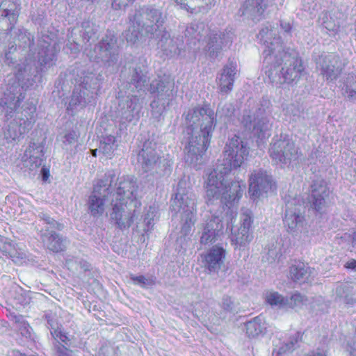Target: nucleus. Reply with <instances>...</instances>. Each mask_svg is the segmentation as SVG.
Wrapping results in <instances>:
<instances>
[{
	"instance_id": "obj_1",
	"label": "nucleus",
	"mask_w": 356,
	"mask_h": 356,
	"mask_svg": "<svg viewBox=\"0 0 356 356\" xmlns=\"http://www.w3.org/2000/svg\"><path fill=\"white\" fill-rule=\"evenodd\" d=\"M111 196V218L120 229L129 227L141 206L142 193L134 177H116L113 171L106 172L96 184L87 201L88 213L99 218L105 212L106 200Z\"/></svg>"
},
{
	"instance_id": "obj_2",
	"label": "nucleus",
	"mask_w": 356,
	"mask_h": 356,
	"mask_svg": "<svg viewBox=\"0 0 356 356\" xmlns=\"http://www.w3.org/2000/svg\"><path fill=\"white\" fill-rule=\"evenodd\" d=\"M234 111L232 104L225 103L218 106L216 115L209 105L194 107L184 114L188 135L184 147L186 163L197 167L204 162L203 156L210 145L216 125V115L227 122L234 115Z\"/></svg>"
},
{
	"instance_id": "obj_3",
	"label": "nucleus",
	"mask_w": 356,
	"mask_h": 356,
	"mask_svg": "<svg viewBox=\"0 0 356 356\" xmlns=\"http://www.w3.org/2000/svg\"><path fill=\"white\" fill-rule=\"evenodd\" d=\"M275 32L262 29L258 38L264 40V62L270 66L269 79L276 84H296L305 72L302 59L293 49L286 47Z\"/></svg>"
},
{
	"instance_id": "obj_4",
	"label": "nucleus",
	"mask_w": 356,
	"mask_h": 356,
	"mask_svg": "<svg viewBox=\"0 0 356 356\" xmlns=\"http://www.w3.org/2000/svg\"><path fill=\"white\" fill-rule=\"evenodd\" d=\"M25 98L23 86L19 83L9 86L0 100L1 113L5 127L3 136L8 143L19 140L28 132L35 122L36 106L30 101L22 104Z\"/></svg>"
},
{
	"instance_id": "obj_5",
	"label": "nucleus",
	"mask_w": 356,
	"mask_h": 356,
	"mask_svg": "<svg viewBox=\"0 0 356 356\" xmlns=\"http://www.w3.org/2000/svg\"><path fill=\"white\" fill-rule=\"evenodd\" d=\"M165 17L160 9L149 6H140L129 13L125 38L130 44L154 38L163 26Z\"/></svg>"
},
{
	"instance_id": "obj_6",
	"label": "nucleus",
	"mask_w": 356,
	"mask_h": 356,
	"mask_svg": "<svg viewBox=\"0 0 356 356\" xmlns=\"http://www.w3.org/2000/svg\"><path fill=\"white\" fill-rule=\"evenodd\" d=\"M224 159L219 161L216 167L211 171L209 181V191L216 188L217 175L220 173L231 172L233 169L240 167L249 154L247 143L239 136H234L229 138L225 145L223 152Z\"/></svg>"
},
{
	"instance_id": "obj_7",
	"label": "nucleus",
	"mask_w": 356,
	"mask_h": 356,
	"mask_svg": "<svg viewBox=\"0 0 356 356\" xmlns=\"http://www.w3.org/2000/svg\"><path fill=\"white\" fill-rule=\"evenodd\" d=\"M230 172H222L217 175L216 188L209 191V181L211 172L209 174L206 183V202L208 205L214 204H223L230 208L237 203L243 195L245 184L238 181H230L229 179Z\"/></svg>"
},
{
	"instance_id": "obj_8",
	"label": "nucleus",
	"mask_w": 356,
	"mask_h": 356,
	"mask_svg": "<svg viewBox=\"0 0 356 356\" xmlns=\"http://www.w3.org/2000/svg\"><path fill=\"white\" fill-rule=\"evenodd\" d=\"M270 113V101L263 97L255 106L243 111L241 123L246 131L262 139L268 134L271 127L269 120Z\"/></svg>"
},
{
	"instance_id": "obj_9",
	"label": "nucleus",
	"mask_w": 356,
	"mask_h": 356,
	"mask_svg": "<svg viewBox=\"0 0 356 356\" xmlns=\"http://www.w3.org/2000/svg\"><path fill=\"white\" fill-rule=\"evenodd\" d=\"M186 186V181H179L175 197L171 200L172 211L181 214V231L185 235L195 224L196 212L195 195Z\"/></svg>"
},
{
	"instance_id": "obj_10",
	"label": "nucleus",
	"mask_w": 356,
	"mask_h": 356,
	"mask_svg": "<svg viewBox=\"0 0 356 356\" xmlns=\"http://www.w3.org/2000/svg\"><path fill=\"white\" fill-rule=\"evenodd\" d=\"M138 162L142 170L157 177L167 173L171 164L164 157L161 152L157 149L156 144L150 140L143 143L141 150L138 154Z\"/></svg>"
},
{
	"instance_id": "obj_11",
	"label": "nucleus",
	"mask_w": 356,
	"mask_h": 356,
	"mask_svg": "<svg viewBox=\"0 0 356 356\" xmlns=\"http://www.w3.org/2000/svg\"><path fill=\"white\" fill-rule=\"evenodd\" d=\"M174 88V80L167 75L158 76L149 83L147 90L154 97L150 104L154 115L160 116L170 104L173 97Z\"/></svg>"
},
{
	"instance_id": "obj_12",
	"label": "nucleus",
	"mask_w": 356,
	"mask_h": 356,
	"mask_svg": "<svg viewBox=\"0 0 356 356\" xmlns=\"http://www.w3.org/2000/svg\"><path fill=\"white\" fill-rule=\"evenodd\" d=\"M38 216L42 225L38 223L37 229L40 231V237L44 245L54 252L63 251L67 244V238L56 234L54 229L60 231L64 225L47 213H40Z\"/></svg>"
},
{
	"instance_id": "obj_13",
	"label": "nucleus",
	"mask_w": 356,
	"mask_h": 356,
	"mask_svg": "<svg viewBox=\"0 0 356 356\" xmlns=\"http://www.w3.org/2000/svg\"><path fill=\"white\" fill-rule=\"evenodd\" d=\"M119 51L117 37L112 33H108L102 38L93 49L86 50V54L90 60L112 66L119 59Z\"/></svg>"
},
{
	"instance_id": "obj_14",
	"label": "nucleus",
	"mask_w": 356,
	"mask_h": 356,
	"mask_svg": "<svg viewBox=\"0 0 356 356\" xmlns=\"http://www.w3.org/2000/svg\"><path fill=\"white\" fill-rule=\"evenodd\" d=\"M269 155L275 163L289 165L298 162L302 153L292 138L284 136L274 140L270 144Z\"/></svg>"
},
{
	"instance_id": "obj_15",
	"label": "nucleus",
	"mask_w": 356,
	"mask_h": 356,
	"mask_svg": "<svg viewBox=\"0 0 356 356\" xmlns=\"http://www.w3.org/2000/svg\"><path fill=\"white\" fill-rule=\"evenodd\" d=\"M304 202L300 197L288 200L284 217V224L288 232H295L303 226L305 217L302 215Z\"/></svg>"
},
{
	"instance_id": "obj_16",
	"label": "nucleus",
	"mask_w": 356,
	"mask_h": 356,
	"mask_svg": "<svg viewBox=\"0 0 356 356\" xmlns=\"http://www.w3.org/2000/svg\"><path fill=\"white\" fill-rule=\"evenodd\" d=\"M316 68L327 81L337 79L346 65L338 55L322 54L316 58Z\"/></svg>"
},
{
	"instance_id": "obj_17",
	"label": "nucleus",
	"mask_w": 356,
	"mask_h": 356,
	"mask_svg": "<svg viewBox=\"0 0 356 356\" xmlns=\"http://www.w3.org/2000/svg\"><path fill=\"white\" fill-rule=\"evenodd\" d=\"M139 100V97L135 95H129L120 99L116 117L119 118L121 123L138 119L142 108Z\"/></svg>"
},
{
	"instance_id": "obj_18",
	"label": "nucleus",
	"mask_w": 356,
	"mask_h": 356,
	"mask_svg": "<svg viewBox=\"0 0 356 356\" xmlns=\"http://www.w3.org/2000/svg\"><path fill=\"white\" fill-rule=\"evenodd\" d=\"M44 157V146L40 142L31 141L22 157V169L35 172L41 166Z\"/></svg>"
},
{
	"instance_id": "obj_19",
	"label": "nucleus",
	"mask_w": 356,
	"mask_h": 356,
	"mask_svg": "<svg viewBox=\"0 0 356 356\" xmlns=\"http://www.w3.org/2000/svg\"><path fill=\"white\" fill-rule=\"evenodd\" d=\"M249 194L253 199L268 193L273 186L272 177L266 170H254L250 177Z\"/></svg>"
},
{
	"instance_id": "obj_20",
	"label": "nucleus",
	"mask_w": 356,
	"mask_h": 356,
	"mask_svg": "<svg viewBox=\"0 0 356 356\" xmlns=\"http://www.w3.org/2000/svg\"><path fill=\"white\" fill-rule=\"evenodd\" d=\"M57 52L56 42L52 44L48 35H42L38 40L37 58L42 70L49 68L55 64Z\"/></svg>"
},
{
	"instance_id": "obj_21",
	"label": "nucleus",
	"mask_w": 356,
	"mask_h": 356,
	"mask_svg": "<svg viewBox=\"0 0 356 356\" xmlns=\"http://www.w3.org/2000/svg\"><path fill=\"white\" fill-rule=\"evenodd\" d=\"M252 216L250 211L245 210L241 215L240 227L232 230L231 241L236 246H243L248 243L252 238L251 227Z\"/></svg>"
},
{
	"instance_id": "obj_22",
	"label": "nucleus",
	"mask_w": 356,
	"mask_h": 356,
	"mask_svg": "<svg viewBox=\"0 0 356 356\" xmlns=\"http://www.w3.org/2000/svg\"><path fill=\"white\" fill-rule=\"evenodd\" d=\"M226 251L222 247L213 246L204 256V266L209 274L224 273L227 268L225 265Z\"/></svg>"
},
{
	"instance_id": "obj_23",
	"label": "nucleus",
	"mask_w": 356,
	"mask_h": 356,
	"mask_svg": "<svg viewBox=\"0 0 356 356\" xmlns=\"http://www.w3.org/2000/svg\"><path fill=\"white\" fill-rule=\"evenodd\" d=\"M232 42V33L230 31H213L209 37L206 46L208 56L212 59L217 58L221 51L227 46H229Z\"/></svg>"
},
{
	"instance_id": "obj_24",
	"label": "nucleus",
	"mask_w": 356,
	"mask_h": 356,
	"mask_svg": "<svg viewBox=\"0 0 356 356\" xmlns=\"http://www.w3.org/2000/svg\"><path fill=\"white\" fill-rule=\"evenodd\" d=\"M329 195L327 183L322 179H316L310 186L308 204L316 211H321L325 206V200Z\"/></svg>"
},
{
	"instance_id": "obj_25",
	"label": "nucleus",
	"mask_w": 356,
	"mask_h": 356,
	"mask_svg": "<svg viewBox=\"0 0 356 356\" xmlns=\"http://www.w3.org/2000/svg\"><path fill=\"white\" fill-rule=\"evenodd\" d=\"M207 218L200 237V243L204 245L216 242L222 234L223 225L221 219L213 214L206 215Z\"/></svg>"
},
{
	"instance_id": "obj_26",
	"label": "nucleus",
	"mask_w": 356,
	"mask_h": 356,
	"mask_svg": "<svg viewBox=\"0 0 356 356\" xmlns=\"http://www.w3.org/2000/svg\"><path fill=\"white\" fill-rule=\"evenodd\" d=\"M74 74L76 75L75 81L79 85L80 88L90 92L94 95H97L99 87V81L95 74L83 66H78L74 70Z\"/></svg>"
},
{
	"instance_id": "obj_27",
	"label": "nucleus",
	"mask_w": 356,
	"mask_h": 356,
	"mask_svg": "<svg viewBox=\"0 0 356 356\" xmlns=\"http://www.w3.org/2000/svg\"><path fill=\"white\" fill-rule=\"evenodd\" d=\"M74 74L76 75L75 81L79 85L80 88L90 92L94 95H97L99 87V81L95 74L83 66H78L74 70Z\"/></svg>"
},
{
	"instance_id": "obj_28",
	"label": "nucleus",
	"mask_w": 356,
	"mask_h": 356,
	"mask_svg": "<svg viewBox=\"0 0 356 356\" xmlns=\"http://www.w3.org/2000/svg\"><path fill=\"white\" fill-rule=\"evenodd\" d=\"M150 77L145 67L136 66L130 71L127 85L131 92H140L147 90Z\"/></svg>"
},
{
	"instance_id": "obj_29",
	"label": "nucleus",
	"mask_w": 356,
	"mask_h": 356,
	"mask_svg": "<svg viewBox=\"0 0 356 356\" xmlns=\"http://www.w3.org/2000/svg\"><path fill=\"white\" fill-rule=\"evenodd\" d=\"M236 63L229 61L217 77V84L220 91L222 94H228L233 89V85L236 74Z\"/></svg>"
},
{
	"instance_id": "obj_30",
	"label": "nucleus",
	"mask_w": 356,
	"mask_h": 356,
	"mask_svg": "<svg viewBox=\"0 0 356 356\" xmlns=\"http://www.w3.org/2000/svg\"><path fill=\"white\" fill-rule=\"evenodd\" d=\"M95 97L92 92H88L80 88H75L67 107V111L73 115L75 111L81 109L87 104L92 103Z\"/></svg>"
},
{
	"instance_id": "obj_31",
	"label": "nucleus",
	"mask_w": 356,
	"mask_h": 356,
	"mask_svg": "<svg viewBox=\"0 0 356 356\" xmlns=\"http://www.w3.org/2000/svg\"><path fill=\"white\" fill-rule=\"evenodd\" d=\"M266 8V0H244L239 13L252 19H259Z\"/></svg>"
},
{
	"instance_id": "obj_32",
	"label": "nucleus",
	"mask_w": 356,
	"mask_h": 356,
	"mask_svg": "<svg viewBox=\"0 0 356 356\" xmlns=\"http://www.w3.org/2000/svg\"><path fill=\"white\" fill-rule=\"evenodd\" d=\"M33 43V37L30 33L24 29H19L15 33V41L8 44V49H6V56L15 51L17 46L19 47L26 48L31 47Z\"/></svg>"
},
{
	"instance_id": "obj_33",
	"label": "nucleus",
	"mask_w": 356,
	"mask_h": 356,
	"mask_svg": "<svg viewBox=\"0 0 356 356\" xmlns=\"http://www.w3.org/2000/svg\"><path fill=\"white\" fill-rule=\"evenodd\" d=\"M245 333L249 338H257L263 335L266 330V322L261 316L247 321L245 324Z\"/></svg>"
},
{
	"instance_id": "obj_34",
	"label": "nucleus",
	"mask_w": 356,
	"mask_h": 356,
	"mask_svg": "<svg viewBox=\"0 0 356 356\" xmlns=\"http://www.w3.org/2000/svg\"><path fill=\"white\" fill-rule=\"evenodd\" d=\"M207 33L206 26L203 22H193L191 23L184 32V35L190 43L195 44Z\"/></svg>"
},
{
	"instance_id": "obj_35",
	"label": "nucleus",
	"mask_w": 356,
	"mask_h": 356,
	"mask_svg": "<svg viewBox=\"0 0 356 356\" xmlns=\"http://www.w3.org/2000/svg\"><path fill=\"white\" fill-rule=\"evenodd\" d=\"M335 296L336 300L341 302L351 305L355 302L354 288L348 283L337 286L335 290Z\"/></svg>"
},
{
	"instance_id": "obj_36",
	"label": "nucleus",
	"mask_w": 356,
	"mask_h": 356,
	"mask_svg": "<svg viewBox=\"0 0 356 356\" xmlns=\"http://www.w3.org/2000/svg\"><path fill=\"white\" fill-rule=\"evenodd\" d=\"M313 273V269L304 264L293 265L290 267L289 275L294 282H305Z\"/></svg>"
},
{
	"instance_id": "obj_37",
	"label": "nucleus",
	"mask_w": 356,
	"mask_h": 356,
	"mask_svg": "<svg viewBox=\"0 0 356 356\" xmlns=\"http://www.w3.org/2000/svg\"><path fill=\"white\" fill-rule=\"evenodd\" d=\"M19 10L17 0H3L0 2V13L11 17L12 21H17Z\"/></svg>"
},
{
	"instance_id": "obj_38",
	"label": "nucleus",
	"mask_w": 356,
	"mask_h": 356,
	"mask_svg": "<svg viewBox=\"0 0 356 356\" xmlns=\"http://www.w3.org/2000/svg\"><path fill=\"white\" fill-rule=\"evenodd\" d=\"M116 139L113 135L102 136L99 145V152L111 158L117 148Z\"/></svg>"
},
{
	"instance_id": "obj_39",
	"label": "nucleus",
	"mask_w": 356,
	"mask_h": 356,
	"mask_svg": "<svg viewBox=\"0 0 356 356\" xmlns=\"http://www.w3.org/2000/svg\"><path fill=\"white\" fill-rule=\"evenodd\" d=\"M35 69L29 63H22L16 66L15 76L19 82H22L24 85L26 81H29L34 74Z\"/></svg>"
},
{
	"instance_id": "obj_40",
	"label": "nucleus",
	"mask_w": 356,
	"mask_h": 356,
	"mask_svg": "<svg viewBox=\"0 0 356 356\" xmlns=\"http://www.w3.org/2000/svg\"><path fill=\"white\" fill-rule=\"evenodd\" d=\"M81 35L86 42L97 38L98 26L93 22L86 20L81 23Z\"/></svg>"
},
{
	"instance_id": "obj_41",
	"label": "nucleus",
	"mask_w": 356,
	"mask_h": 356,
	"mask_svg": "<svg viewBox=\"0 0 356 356\" xmlns=\"http://www.w3.org/2000/svg\"><path fill=\"white\" fill-rule=\"evenodd\" d=\"M342 90L349 99L356 97V74L350 73L343 78Z\"/></svg>"
},
{
	"instance_id": "obj_42",
	"label": "nucleus",
	"mask_w": 356,
	"mask_h": 356,
	"mask_svg": "<svg viewBox=\"0 0 356 356\" xmlns=\"http://www.w3.org/2000/svg\"><path fill=\"white\" fill-rule=\"evenodd\" d=\"M266 301L272 307H277L280 309H286V297H284L278 292L268 291L266 293Z\"/></svg>"
},
{
	"instance_id": "obj_43",
	"label": "nucleus",
	"mask_w": 356,
	"mask_h": 356,
	"mask_svg": "<svg viewBox=\"0 0 356 356\" xmlns=\"http://www.w3.org/2000/svg\"><path fill=\"white\" fill-rule=\"evenodd\" d=\"M322 26L326 29L330 35H335L340 27L339 22L336 20L327 13L323 14L321 17Z\"/></svg>"
},
{
	"instance_id": "obj_44",
	"label": "nucleus",
	"mask_w": 356,
	"mask_h": 356,
	"mask_svg": "<svg viewBox=\"0 0 356 356\" xmlns=\"http://www.w3.org/2000/svg\"><path fill=\"white\" fill-rule=\"evenodd\" d=\"M195 2H197V5L194 7H191L189 10V13L192 14L207 13L216 3L215 0H195Z\"/></svg>"
},
{
	"instance_id": "obj_45",
	"label": "nucleus",
	"mask_w": 356,
	"mask_h": 356,
	"mask_svg": "<svg viewBox=\"0 0 356 356\" xmlns=\"http://www.w3.org/2000/svg\"><path fill=\"white\" fill-rule=\"evenodd\" d=\"M281 248L279 243H272L267 248V252L263 259H266L268 263H273L281 256Z\"/></svg>"
},
{
	"instance_id": "obj_46",
	"label": "nucleus",
	"mask_w": 356,
	"mask_h": 356,
	"mask_svg": "<svg viewBox=\"0 0 356 356\" xmlns=\"http://www.w3.org/2000/svg\"><path fill=\"white\" fill-rule=\"evenodd\" d=\"M286 308H295L306 305L308 302L307 298L300 293H295L290 297H286Z\"/></svg>"
},
{
	"instance_id": "obj_47",
	"label": "nucleus",
	"mask_w": 356,
	"mask_h": 356,
	"mask_svg": "<svg viewBox=\"0 0 356 356\" xmlns=\"http://www.w3.org/2000/svg\"><path fill=\"white\" fill-rule=\"evenodd\" d=\"M51 334L54 339L55 342L54 343H60L65 345V347H70L72 343L71 338L64 332L61 328L54 331H51Z\"/></svg>"
},
{
	"instance_id": "obj_48",
	"label": "nucleus",
	"mask_w": 356,
	"mask_h": 356,
	"mask_svg": "<svg viewBox=\"0 0 356 356\" xmlns=\"http://www.w3.org/2000/svg\"><path fill=\"white\" fill-rule=\"evenodd\" d=\"M66 265L69 269L77 270L78 268L84 270H88L90 268V264L85 260L77 257H70L66 259Z\"/></svg>"
},
{
	"instance_id": "obj_49",
	"label": "nucleus",
	"mask_w": 356,
	"mask_h": 356,
	"mask_svg": "<svg viewBox=\"0 0 356 356\" xmlns=\"http://www.w3.org/2000/svg\"><path fill=\"white\" fill-rule=\"evenodd\" d=\"M156 211L153 207H149L144 215L143 222L145 224L144 231L147 232L150 231L154 226V218L156 217Z\"/></svg>"
},
{
	"instance_id": "obj_50",
	"label": "nucleus",
	"mask_w": 356,
	"mask_h": 356,
	"mask_svg": "<svg viewBox=\"0 0 356 356\" xmlns=\"http://www.w3.org/2000/svg\"><path fill=\"white\" fill-rule=\"evenodd\" d=\"M17 21H12L11 17L0 13V33L8 35Z\"/></svg>"
},
{
	"instance_id": "obj_51",
	"label": "nucleus",
	"mask_w": 356,
	"mask_h": 356,
	"mask_svg": "<svg viewBox=\"0 0 356 356\" xmlns=\"http://www.w3.org/2000/svg\"><path fill=\"white\" fill-rule=\"evenodd\" d=\"M130 279L135 284H138L143 288L153 286L155 284L156 278L153 276L145 277L144 275H134L133 274L130 275Z\"/></svg>"
},
{
	"instance_id": "obj_52",
	"label": "nucleus",
	"mask_w": 356,
	"mask_h": 356,
	"mask_svg": "<svg viewBox=\"0 0 356 356\" xmlns=\"http://www.w3.org/2000/svg\"><path fill=\"white\" fill-rule=\"evenodd\" d=\"M161 47L166 55H175L179 54L177 44L172 38H165L161 40Z\"/></svg>"
},
{
	"instance_id": "obj_53",
	"label": "nucleus",
	"mask_w": 356,
	"mask_h": 356,
	"mask_svg": "<svg viewBox=\"0 0 356 356\" xmlns=\"http://www.w3.org/2000/svg\"><path fill=\"white\" fill-rule=\"evenodd\" d=\"M79 135L74 131L66 133L63 136V143L64 147L68 150L71 146L76 145L78 143Z\"/></svg>"
},
{
	"instance_id": "obj_54",
	"label": "nucleus",
	"mask_w": 356,
	"mask_h": 356,
	"mask_svg": "<svg viewBox=\"0 0 356 356\" xmlns=\"http://www.w3.org/2000/svg\"><path fill=\"white\" fill-rule=\"evenodd\" d=\"M8 246L10 248L8 251V255L13 261L17 264H22L23 261L26 259L25 253L12 248L10 244Z\"/></svg>"
},
{
	"instance_id": "obj_55",
	"label": "nucleus",
	"mask_w": 356,
	"mask_h": 356,
	"mask_svg": "<svg viewBox=\"0 0 356 356\" xmlns=\"http://www.w3.org/2000/svg\"><path fill=\"white\" fill-rule=\"evenodd\" d=\"M44 316L51 331H54L61 328V327L59 326L58 318L56 313H54L52 312H48L45 314Z\"/></svg>"
},
{
	"instance_id": "obj_56",
	"label": "nucleus",
	"mask_w": 356,
	"mask_h": 356,
	"mask_svg": "<svg viewBox=\"0 0 356 356\" xmlns=\"http://www.w3.org/2000/svg\"><path fill=\"white\" fill-rule=\"evenodd\" d=\"M220 307L227 312H232L234 310V302L228 295H224L221 300Z\"/></svg>"
},
{
	"instance_id": "obj_57",
	"label": "nucleus",
	"mask_w": 356,
	"mask_h": 356,
	"mask_svg": "<svg viewBox=\"0 0 356 356\" xmlns=\"http://www.w3.org/2000/svg\"><path fill=\"white\" fill-rule=\"evenodd\" d=\"M54 356H71V350H69L65 345L58 343H54Z\"/></svg>"
},
{
	"instance_id": "obj_58",
	"label": "nucleus",
	"mask_w": 356,
	"mask_h": 356,
	"mask_svg": "<svg viewBox=\"0 0 356 356\" xmlns=\"http://www.w3.org/2000/svg\"><path fill=\"white\" fill-rule=\"evenodd\" d=\"M302 334L300 332H297L291 338L289 342L286 344H289V350L293 351L298 346V343L302 340Z\"/></svg>"
},
{
	"instance_id": "obj_59",
	"label": "nucleus",
	"mask_w": 356,
	"mask_h": 356,
	"mask_svg": "<svg viewBox=\"0 0 356 356\" xmlns=\"http://www.w3.org/2000/svg\"><path fill=\"white\" fill-rule=\"evenodd\" d=\"M19 330L20 331L22 336L25 337H31V327L29 326V323L25 321L23 323H22L20 325L17 327Z\"/></svg>"
},
{
	"instance_id": "obj_60",
	"label": "nucleus",
	"mask_w": 356,
	"mask_h": 356,
	"mask_svg": "<svg viewBox=\"0 0 356 356\" xmlns=\"http://www.w3.org/2000/svg\"><path fill=\"white\" fill-rule=\"evenodd\" d=\"M135 0H113L112 7L115 10H120L127 6L129 2H133Z\"/></svg>"
},
{
	"instance_id": "obj_61",
	"label": "nucleus",
	"mask_w": 356,
	"mask_h": 356,
	"mask_svg": "<svg viewBox=\"0 0 356 356\" xmlns=\"http://www.w3.org/2000/svg\"><path fill=\"white\" fill-rule=\"evenodd\" d=\"M287 352H291V350H289V344H283L281 346H280L277 348H275L273 351L272 355L273 356H282L283 354L287 353Z\"/></svg>"
},
{
	"instance_id": "obj_62",
	"label": "nucleus",
	"mask_w": 356,
	"mask_h": 356,
	"mask_svg": "<svg viewBox=\"0 0 356 356\" xmlns=\"http://www.w3.org/2000/svg\"><path fill=\"white\" fill-rule=\"evenodd\" d=\"M195 1V0H193ZM176 5L179 6L181 9H184L189 12L191 6H190L188 3V0H175Z\"/></svg>"
},
{
	"instance_id": "obj_63",
	"label": "nucleus",
	"mask_w": 356,
	"mask_h": 356,
	"mask_svg": "<svg viewBox=\"0 0 356 356\" xmlns=\"http://www.w3.org/2000/svg\"><path fill=\"white\" fill-rule=\"evenodd\" d=\"M344 266L346 268L356 270V260L353 259L349 260L346 263Z\"/></svg>"
},
{
	"instance_id": "obj_64",
	"label": "nucleus",
	"mask_w": 356,
	"mask_h": 356,
	"mask_svg": "<svg viewBox=\"0 0 356 356\" xmlns=\"http://www.w3.org/2000/svg\"><path fill=\"white\" fill-rule=\"evenodd\" d=\"M13 321L16 323L17 327L20 325L22 323L25 322L26 321L24 319L23 316L21 315L19 316H13Z\"/></svg>"
}]
</instances>
